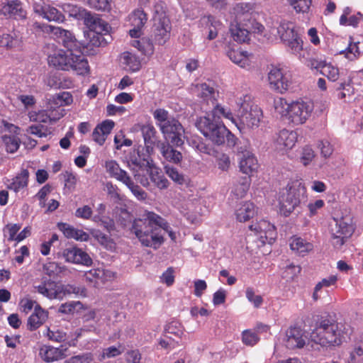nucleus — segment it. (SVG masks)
<instances>
[{
    "label": "nucleus",
    "instance_id": "1",
    "mask_svg": "<svg viewBox=\"0 0 363 363\" xmlns=\"http://www.w3.org/2000/svg\"><path fill=\"white\" fill-rule=\"evenodd\" d=\"M156 226L167 227L164 219L152 211H145L140 218L133 220L130 228L141 244L145 247H152L153 244H161L163 238L155 231Z\"/></svg>",
    "mask_w": 363,
    "mask_h": 363
},
{
    "label": "nucleus",
    "instance_id": "2",
    "mask_svg": "<svg viewBox=\"0 0 363 363\" xmlns=\"http://www.w3.org/2000/svg\"><path fill=\"white\" fill-rule=\"evenodd\" d=\"M345 326L336 321L322 318L310 334V341L321 347L340 345L345 339Z\"/></svg>",
    "mask_w": 363,
    "mask_h": 363
},
{
    "label": "nucleus",
    "instance_id": "3",
    "mask_svg": "<svg viewBox=\"0 0 363 363\" xmlns=\"http://www.w3.org/2000/svg\"><path fill=\"white\" fill-rule=\"evenodd\" d=\"M274 106L277 113L294 125L305 123L314 109L312 101L298 100L288 103L281 97L274 99Z\"/></svg>",
    "mask_w": 363,
    "mask_h": 363
},
{
    "label": "nucleus",
    "instance_id": "4",
    "mask_svg": "<svg viewBox=\"0 0 363 363\" xmlns=\"http://www.w3.org/2000/svg\"><path fill=\"white\" fill-rule=\"evenodd\" d=\"M48 63L57 69L73 70L81 75L86 74L89 71L88 61L82 52L58 50L48 56Z\"/></svg>",
    "mask_w": 363,
    "mask_h": 363
},
{
    "label": "nucleus",
    "instance_id": "5",
    "mask_svg": "<svg viewBox=\"0 0 363 363\" xmlns=\"http://www.w3.org/2000/svg\"><path fill=\"white\" fill-rule=\"evenodd\" d=\"M153 116L156 119L165 140L172 143L177 147H180L184 144V130L178 121L169 118L168 111L158 108L154 111Z\"/></svg>",
    "mask_w": 363,
    "mask_h": 363
},
{
    "label": "nucleus",
    "instance_id": "6",
    "mask_svg": "<svg viewBox=\"0 0 363 363\" xmlns=\"http://www.w3.org/2000/svg\"><path fill=\"white\" fill-rule=\"evenodd\" d=\"M306 199V189L301 182H296L281 189L279 196L280 213L289 216L301 202Z\"/></svg>",
    "mask_w": 363,
    "mask_h": 363
},
{
    "label": "nucleus",
    "instance_id": "7",
    "mask_svg": "<svg viewBox=\"0 0 363 363\" xmlns=\"http://www.w3.org/2000/svg\"><path fill=\"white\" fill-rule=\"evenodd\" d=\"M270 33L276 36L279 35L288 50L299 59L304 58L301 54L303 50V40L296 30L293 23L286 21H281L278 26H274L271 28Z\"/></svg>",
    "mask_w": 363,
    "mask_h": 363
},
{
    "label": "nucleus",
    "instance_id": "8",
    "mask_svg": "<svg viewBox=\"0 0 363 363\" xmlns=\"http://www.w3.org/2000/svg\"><path fill=\"white\" fill-rule=\"evenodd\" d=\"M196 126L206 138L218 145L224 143L225 138L230 134L221 121L215 120L208 114L200 117L196 121Z\"/></svg>",
    "mask_w": 363,
    "mask_h": 363
},
{
    "label": "nucleus",
    "instance_id": "9",
    "mask_svg": "<svg viewBox=\"0 0 363 363\" xmlns=\"http://www.w3.org/2000/svg\"><path fill=\"white\" fill-rule=\"evenodd\" d=\"M335 225L331 227V235L333 245L335 247H340L350 238L353 232L354 228L351 225V219L348 216L340 218H333Z\"/></svg>",
    "mask_w": 363,
    "mask_h": 363
},
{
    "label": "nucleus",
    "instance_id": "10",
    "mask_svg": "<svg viewBox=\"0 0 363 363\" xmlns=\"http://www.w3.org/2000/svg\"><path fill=\"white\" fill-rule=\"evenodd\" d=\"M149 150L144 147H138L137 149H134L128 155V165L130 170L133 169H146L149 172V169L154 167L153 161L149 153Z\"/></svg>",
    "mask_w": 363,
    "mask_h": 363
},
{
    "label": "nucleus",
    "instance_id": "11",
    "mask_svg": "<svg viewBox=\"0 0 363 363\" xmlns=\"http://www.w3.org/2000/svg\"><path fill=\"white\" fill-rule=\"evenodd\" d=\"M262 116L261 110L255 106L250 108L248 111L238 113L237 121L235 126L240 131L245 129H253L259 126L260 118Z\"/></svg>",
    "mask_w": 363,
    "mask_h": 363
},
{
    "label": "nucleus",
    "instance_id": "12",
    "mask_svg": "<svg viewBox=\"0 0 363 363\" xmlns=\"http://www.w3.org/2000/svg\"><path fill=\"white\" fill-rule=\"evenodd\" d=\"M46 30L50 31L67 50L82 52L79 43L70 31L52 26H48Z\"/></svg>",
    "mask_w": 363,
    "mask_h": 363
},
{
    "label": "nucleus",
    "instance_id": "13",
    "mask_svg": "<svg viewBox=\"0 0 363 363\" xmlns=\"http://www.w3.org/2000/svg\"><path fill=\"white\" fill-rule=\"evenodd\" d=\"M250 229L255 232L257 240L262 245L272 244L277 236L276 229L274 225L269 221L262 220L250 225Z\"/></svg>",
    "mask_w": 363,
    "mask_h": 363
},
{
    "label": "nucleus",
    "instance_id": "14",
    "mask_svg": "<svg viewBox=\"0 0 363 363\" xmlns=\"http://www.w3.org/2000/svg\"><path fill=\"white\" fill-rule=\"evenodd\" d=\"M239 162L238 167L240 171L249 178L257 172L259 164L254 154L249 150L242 147L238 149Z\"/></svg>",
    "mask_w": 363,
    "mask_h": 363
},
{
    "label": "nucleus",
    "instance_id": "15",
    "mask_svg": "<svg viewBox=\"0 0 363 363\" xmlns=\"http://www.w3.org/2000/svg\"><path fill=\"white\" fill-rule=\"evenodd\" d=\"M225 52L228 58L242 68L249 69L255 62V57L252 54L238 46H228Z\"/></svg>",
    "mask_w": 363,
    "mask_h": 363
},
{
    "label": "nucleus",
    "instance_id": "16",
    "mask_svg": "<svg viewBox=\"0 0 363 363\" xmlns=\"http://www.w3.org/2000/svg\"><path fill=\"white\" fill-rule=\"evenodd\" d=\"M5 131L1 136V142L8 152H15L20 146L19 128L11 124L4 123Z\"/></svg>",
    "mask_w": 363,
    "mask_h": 363
},
{
    "label": "nucleus",
    "instance_id": "17",
    "mask_svg": "<svg viewBox=\"0 0 363 363\" xmlns=\"http://www.w3.org/2000/svg\"><path fill=\"white\" fill-rule=\"evenodd\" d=\"M171 30L170 21L168 18L160 17L155 19L153 25V40L155 43L163 45L169 38Z\"/></svg>",
    "mask_w": 363,
    "mask_h": 363
},
{
    "label": "nucleus",
    "instance_id": "18",
    "mask_svg": "<svg viewBox=\"0 0 363 363\" xmlns=\"http://www.w3.org/2000/svg\"><path fill=\"white\" fill-rule=\"evenodd\" d=\"M303 330L297 326H291L285 332L284 342L291 350L302 348L306 344Z\"/></svg>",
    "mask_w": 363,
    "mask_h": 363
},
{
    "label": "nucleus",
    "instance_id": "19",
    "mask_svg": "<svg viewBox=\"0 0 363 363\" xmlns=\"http://www.w3.org/2000/svg\"><path fill=\"white\" fill-rule=\"evenodd\" d=\"M86 281L91 286L99 288L113 277V273L103 269H92L84 274Z\"/></svg>",
    "mask_w": 363,
    "mask_h": 363
},
{
    "label": "nucleus",
    "instance_id": "20",
    "mask_svg": "<svg viewBox=\"0 0 363 363\" xmlns=\"http://www.w3.org/2000/svg\"><path fill=\"white\" fill-rule=\"evenodd\" d=\"M62 255L65 260L70 263L87 267L92 264L90 256L85 251L77 247L66 248L64 250Z\"/></svg>",
    "mask_w": 363,
    "mask_h": 363
},
{
    "label": "nucleus",
    "instance_id": "21",
    "mask_svg": "<svg viewBox=\"0 0 363 363\" xmlns=\"http://www.w3.org/2000/svg\"><path fill=\"white\" fill-rule=\"evenodd\" d=\"M298 140V133L294 130L283 129L280 130L274 140L275 148L279 151L291 149Z\"/></svg>",
    "mask_w": 363,
    "mask_h": 363
},
{
    "label": "nucleus",
    "instance_id": "22",
    "mask_svg": "<svg viewBox=\"0 0 363 363\" xmlns=\"http://www.w3.org/2000/svg\"><path fill=\"white\" fill-rule=\"evenodd\" d=\"M268 80L271 89L283 93L286 91L289 86V80L284 75L281 69L273 67L268 74Z\"/></svg>",
    "mask_w": 363,
    "mask_h": 363
},
{
    "label": "nucleus",
    "instance_id": "23",
    "mask_svg": "<svg viewBox=\"0 0 363 363\" xmlns=\"http://www.w3.org/2000/svg\"><path fill=\"white\" fill-rule=\"evenodd\" d=\"M84 23L89 28V32L93 33L94 35H106L111 30V26L104 20L90 12Z\"/></svg>",
    "mask_w": 363,
    "mask_h": 363
},
{
    "label": "nucleus",
    "instance_id": "24",
    "mask_svg": "<svg viewBox=\"0 0 363 363\" xmlns=\"http://www.w3.org/2000/svg\"><path fill=\"white\" fill-rule=\"evenodd\" d=\"M33 287L35 291L50 300H61L60 284L53 281L46 280Z\"/></svg>",
    "mask_w": 363,
    "mask_h": 363
},
{
    "label": "nucleus",
    "instance_id": "25",
    "mask_svg": "<svg viewBox=\"0 0 363 363\" xmlns=\"http://www.w3.org/2000/svg\"><path fill=\"white\" fill-rule=\"evenodd\" d=\"M43 335L52 342H65L69 346H74L73 339L69 340L71 333H68L67 328L52 327L47 328Z\"/></svg>",
    "mask_w": 363,
    "mask_h": 363
},
{
    "label": "nucleus",
    "instance_id": "26",
    "mask_svg": "<svg viewBox=\"0 0 363 363\" xmlns=\"http://www.w3.org/2000/svg\"><path fill=\"white\" fill-rule=\"evenodd\" d=\"M67 348L55 347L51 345H43L40 348L39 355L46 362H52L65 357Z\"/></svg>",
    "mask_w": 363,
    "mask_h": 363
},
{
    "label": "nucleus",
    "instance_id": "27",
    "mask_svg": "<svg viewBox=\"0 0 363 363\" xmlns=\"http://www.w3.org/2000/svg\"><path fill=\"white\" fill-rule=\"evenodd\" d=\"M33 9L35 13H38L49 21L62 22L64 21V16L62 13L48 4H44L40 5L35 3L33 5Z\"/></svg>",
    "mask_w": 363,
    "mask_h": 363
},
{
    "label": "nucleus",
    "instance_id": "28",
    "mask_svg": "<svg viewBox=\"0 0 363 363\" xmlns=\"http://www.w3.org/2000/svg\"><path fill=\"white\" fill-rule=\"evenodd\" d=\"M172 143L168 142H160L158 143L157 147L160 151L161 155L165 160L169 162L178 164L182 160V153L174 149Z\"/></svg>",
    "mask_w": 363,
    "mask_h": 363
},
{
    "label": "nucleus",
    "instance_id": "29",
    "mask_svg": "<svg viewBox=\"0 0 363 363\" xmlns=\"http://www.w3.org/2000/svg\"><path fill=\"white\" fill-rule=\"evenodd\" d=\"M199 25L206 31L208 40H211L217 37L220 23L215 17L211 15L203 16L199 20Z\"/></svg>",
    "mask_w": 363,
    "mask_h": 363
},
{
    "label": "nucleus",
    "instance_id": "30",
    "mask_svg": "<svg viewBox=\"0 0 363 363\" xmlns=\"http://www.w3.org/2000/svg\"><path fill=\"white\" fill-rule=\"evenodd\" d=\"M104 167L109 177L124 184L130 177L126 171L120 167L119 164L113 160L105 162Z\"/></svg>",
    "mask_w": 363,
    "mask_h": 363
},
{
    "label": "nucleus",
    "instance_id": "31",
    "mask_svg": "<svg viewBox=\"0 0 363 363\" xmlns=\"http://www.w3.org/2000/svg\"><path fill=\"white\" fill-rule=\"evenodd\" d=\"M113 127L114 122L112 121L107 120L104 121L94 128L92 133L93 140L99 145H102Z\"/></svg>",
    "mask_w": 363,
    "mask_h": 363
},
{
    "label": "nucleus",
    "instance_id": "32",
    "mask_svg": "<svg viewBox=\"0 0 363 363\" xmlns=\"http://www.w3.org/2000/svg\"><path fill=\"white\" fill-rule=\"evenodd\" d=\"M235 213L238 221L246 222L255 215V205L250 201L240 202L238 204Z\"/></svg>",
    "mask_w": 363,
    "mask_h": 363
},
{
    "label": "nucleus",
    "instance_id": "33",
    "mask_svg": "<svg viewBox=\"0 0 363 363\" xmlns=\"http://www.w3.org/2000/svg\"><path fill=\"white\" fill-rule=\"evenodd\" d=\"M191 91L203 100H215L218 96V91L211 83H201L192 86Z\"/></svg>",
    "mask_w": 363,
    "mask_h": 363
},
{
    "label": "nucleus",
    "instance_id": "34",
    "mask_svg": "<svg viewBox=\"0 0 363 363\" xmlns=\"http://www.w3.org/2000/svg\"><path fill=\"white\" fill-rule=\"evenodd\" d=\"M1 12L6 16L13 17L16 19H23L26 17V11L23 9L21 4L18 1H11L4 5Z\"/></svg>",
    "mask_w": 363,
    "mask_h": 363
},
{
    "label": "nucleus",
    "instance_id": "35",
    "mask_svg": "<svg viewBox=\"0 0 363 363\" xmlns=\"http://www.w3.org/2000/svg\"><path fill=\"white\" fill-rule=\"evenodd\" d=\"M48 313L40 306L35 307L33 313L29 316L27 327L29 330H35L40 327L48 319Z\"/></svg>",
    "mask_w": 363,
    "mask_h": 363
},
{
    "label": "nucleus",
    "instance_id": "36",
    "mask_svg": "<svg viewBox=\"0 0 363 363\" xmlns=\"http://www.w3.org/2000/svg\"><path fill=\"white\" fill-rule=\"evenodd\" d=\"M23 40V35L18 30H13L11 33L3 34L0 36V47L12 49L20 47Z\"/></svg>",
    "mask_w": 363,
    "mask_h": 363
},
{
    "label": "nucleus",
    "instance_id": "37",
    "mask_svg": "<svg viewBox=\"0 0 363 363\" xmlns=\"http://www.w3.org/2000/svg\"><path fill=\"white\" fill-rule=\"evenodd\" d=\"M58 228L67 238L74 239L77 241H87L89 238V234L86 232L75 228L69 224L59 223Z\"/></svg>",
    "mask_w": 363,
    "mask_h": 363
},
{
    "label": "nucleus",
    "instance_id": "38",
    "mask_svg": "<svg viewBox=\"0 0 363 363\" xmlns=\"http://www.w3.org/2000/svg\"><path fill=\"white\" fill-rule=\"evenodd\" d=\"M254 10V6L251 3L242 2L237 4L233 7V13L235 16V22L250 21L252 13Z\"/></svg>",
    "mask_w": 363,
    "mask_h": 363
},
{
    "label": "nucleus",
    "instance_id": "39",
    "mask_svg": "<svg viewBox=\"0 0 363 363\" xmlns=\"http://www.w3.org/2000/svg\"><path fill=\"white\" fill-rule=\"evenodd\" d=\"M230 32L233 40L238 43H245L249 39V27L246 23L244 26L238 22L231 23Z\"/></svg>",
    "mask_w": 363,
    "mask_h": 363
},
{
    "label": "nucleus",
    "instance_id": "40",
    "mask_svg": "<svg viewBox=\"0 0 363 363\" xmlns=\"http://www.w3.org/2000/svg\"><path fill=\"white\" fill-rule=\"evenodd\" d=\"M208 114L218 121H220V120L222 118L228 120L234 125L237 121V116H234L230 109L221 104H217L212 111Z\"/></svg>",
    "mask_w": 363,
    "mask_h": 363
},
{
    "label": "nucleus",
    "instance_id": "41",
    "mask_svg": "<svg viewBox=\"0 0 363 363\" xmlns=\"http://www.w3.org/2000/svg\"><path fill=\"white\" fill-rule=\"evenodd\" d=\"M29 172L27 169H22L11 182L8 184V188L15 192H18L21 190L27 187L28 184Z\"/></svg>",
    "mask_w": 363,
    "mask_h": 363
},
{
    "label": "nucleus",
    "instance_id": "42",
    "mask_svg": "<svg viewBox=\"0 0 363 363\" xmlns=\"http://www.w3.org/2000/svg\"><path fill=\"white\" fill-rule=\"evenodd\" d=\"M289 245L292 251L302 255L312 250L313 247L312 243L296 236H294L290 239Z\"/></svg>",
    "mask_w": 363,
    "mask_h": 363
},
{
    "label": "nucleus",
    "instance_id": "43",
    "mask_svg": "<svg viewBox=\"0 0 363 363\" xmlns=\"http://www.w3.org/2000/svg\"><path fill=\"white\" fill-rule=\"evenodd\" d=\"M251 184V179L247 177H242L239 179L237 183L234 184L231 194L236 199L243 198L248 191Z\"/></svg>",
    "mask_w": 363,
    "mask_h": 363
},
{
    "label": "nucleus",
    "instance_id": "44",
    "mask_svg": "<svg viewBox=\"0 0 363 363\" xmlns=\"http://www.w3.org/2000/svg\"><path fill=\"white\" fill-rule=\"evenodd\" d=\"M337 277L336 275H330L326 278L323 279L321 281L318 282L315 286L314 291L313 293V299L317 301L320 297V293L323 288H328L331 286L336 284Z\"/></svg>",
    "mask_w": 363,
    "mask_h": 363
},
{
    "label": "nucleus",
    "instance_id": "45",
    "mask_svg": "<svg viewBox=\"0 0 363 363\" xmlns=\"http://www.w3.org/2000/svg\"><path fill=\"white\" fill-rule=\"evenodd\" d=\"M183 333V328L178 322L172 321L166 326L165 337L172 341H179Z\"/></svg>",
    "mask_w": 363,
    "mask_h": 363
},
{
    "label": "nucleus",
    "instance_id": "46",
    "mask_svg": "<svg viewBox=\"0 0 363 363\" xmlns=\"http://www.w3.org/2000/svg\"><path fill=\"white\" fill-rule=\"evenodd\" d=\"M121 62L126 69L132 72L138 71L140 67V61L138 57L130 52L122 54Z\"/></svg>",
    "mask_w": 363,
    "mask_h": 363
},
{
    "label": "nucleus",
    "instance_id": "47",
    "mask_svg": "<svg viewBox=\"0 0 363 363\" xmlns=\"http://www.w3.org/2000/svg\"><path fill=\"white\" fill-rule=\"evenodd\" d=\"M63 10L65 13H67L69 16L77 20H83L84 22L89 13V12L84 9L70 4H65L63 6Z\"/></svg>",
    "mask_w": 363,
    "mask_h": 363
},
{
    "label": "nucleus",
    "instance_id": "48",
    "mask_svg": "<svg viewBox=\"0 0 363 363\" xmlns=\"http://www.w3.org/2000/svg\"><path fill=\"white\" fill-rule=\"evenodd\" d=\"M141 132L145 147L152 150V145L155 143L154 138L157 133L155 127L150 123L145 124L141 127Z\"/></svg>",
    "mask_w": 363,
    "mask_h": 363
},
{
    "label": "nucleus",
    "instance_id": "49",
    "mask_svg": "<svg viewBox=\"0 0 363 363\" xmlns=\"http://www.w3.org/2000/svg\"><path fill=\"white\" fill-rule=\"evenodd\" d=\"M60 290L61 291V300L69 294H75L78 296L85 297L86 296V290L84 287L77 286L74 285L67 284L61 285L60 284Z\"/></svg>",
    "mask_w": 363,
    "mask_h": 363
},
{
    "label": "nucleus",
    "instance_id": "50",
    "mask_svg": "<svg viewBox=\"0 0 363 363\" xmlns=\"http://www.w3.org/2000/svg\"><path fill=\"white\" fill-rule=\"evenodd\" d=\"M251 97L247 94H238L236 96H233V98H230V103L232 104L235 103L237 108H238V113L244 112L248 109L250 106Z\"/></svg>",
    "mask_w": 363,
    "mask_h": 363
},
{
    "label": "nucleus",
    "instance_id": "51",
    "mask_svg": "<svg viewBox=\"0 0 363 363\" xmlns=\"http://www.w3.org/2000/svg\"><path fill=\"white\" fill-rule=\"evenodd\" d=\"M125 350V347L119 344L118 346H111L104 348L99 355V359L102 361L106 358H113L121 354Z\"/></svg>",
    "mask_w": 363,
    "mask_h": 363
},
{
    "label": "nucleus",
    "instance_id": "52",
    "mask_svg": "<svg viewBox=\"0 0 363 363\" xmlns=\"http://www.w3.org/2000/svg\"><path fill=\"white\" fill-rule=\"evenodd\" d=\"M149 173L151 181L160 189H165L169 186V182L167 179L157 171H154L153 167L150 169Z\"/></svg>",
    "mask_w": 363,
    "mask_h": 363
},
{
    "label": "nucleus",
    "instance_id": "53",
    "mask_svg": "<svg viewBox=\"0 0 363 363\" xmlns=\"http://www.w3.org/2000/svg\"><path fill=\"white\" fill-rule=\"evenodd\" d=\"M320 74L326 77L331 82H336L340 77L338 67L328 62H326L323 69H321Z\"/></svg>",
    "mask_w": 363,
    "mask_h": 363
},
{
    "label": "nucleus",
    "instance_id": "54",
    "mask_svg": "<svg viewBox=\"0 0 363 363\" xmlns=\"http://www.w3.org/2000/svg\"><path fill=\"white\" fill-rule=\"evenodd\" d=\"M124 184L130 189L134 196L139 201H145L147 198V193L138 185L135 184L130 177L125 181Z\"/></svg>",
    "mask_w": 363,
    "mask_h": 363
},
{
    "label": "nucleus",
    "instance_id": "55",
    "mask_svg": "<svg viewBox=\"0 0 363 363\" xmlns=\"http://www.w3.org/2000/svg\"><path fill=\"white\" fill-rule=\"evenodd\" d=\"M165 174L175 183L178 184H184L186 182L184 175L174 167L165 165L164 167Z\"/></svg>",
    "mask_w": 363,
    "mask_h": 363
},
{
    "label": "nucleus",
    "instance_id": "56",
    "mask_svg": "<svg viewBox=\"0 0 363 363\" xmlns=\"http://www.w3.org/2000/svg\"><path fill=\"white\" fill-rule=\"evenodd\" d=\"M312 0H289V4L296 11V13H308Z\"/></svg>",
    "mask_w": 363,
    "mask_h": 363
},
{
    "label": "nucleus",
    "instance_id": "57",
    "mask_svg": "<svg viewBox=\"0 0 363 363\" xmlns=\"http://www.w3.org/2000/svg\"><path fill=\"white\" fill-rule=\"evenodd\" d=\"M147 18L143 10H135L131 15L130 21L133 27L143 28L147 22Z\"/></svg>",
    "mask_w": 363,
    "mask_h": 363
},
{
    "label": "nucleus",
    "instance_id": "58",
    "mask_svg": "<svg viewBox=\"0 0 363 363\" xmlns=\"http://www.w3.org/2000/svg\"><path fill=\"white\" fill-rule=\"evenodd\" d=\"M245 296L247 299L253 304L255 308H258L262 306L263 303L262 297L260 295L256 294L252 288H247Z\"/></svg>",
    "mask_w": 363,
    "mask_h": 363
},
{
    "label": "nucleus",
    "instance_id": "59",
    "mask_svg": "<svg viewBox=\"0 0 363 363\" xmlns=\"http://www.w3.org/2000/svg\"><path fill=\"white\" fill-rule=\"evenodd\" d=\"M259 340L257 334L251 330H247L242 332V341L247 346H253L256 345Z\"/></svg>",
    "mask_w": 363,
    "mask_h": 363
},
{
    "label": "nucleus",
    "instance_id": "60",
    "mask_svg": "<svg viewBox=\"0 0 363 363\" xmlns=\"http://www.w3.org/2000/svg\"><path fill=\"white\" fill-rule=\"evenodd\" d=\"M362 356H363V336L362 335L357 337V339L354 342L353 350L350 353L351 360L354 362V361H356L357 357H360Z\"/></svg>",
    "mask_w": 363,
    "mask_h": 363
},
{
    "label": "nucleus",
    "instance_id": "61",
    "mask_svg": "<svg viewBox=\"0 0 363 363\" xmlns=\"http://www.w3.org/2000/svg\"><path fill=\"white\" fill-rule=\"evenodd\" d=\"M340 54L344 55L345 57L350 61L354 60L359 55L358 46L356 43H350L345 50L340 52Z\"/></svg>",
    "mask_w": 363,
    "mask_h": 363
},
{
    "label": "nucleus",
    "instance_id": "62",
    "mask_svg": "<svg viewBox=\"0 0 363 363\" xmlns=\"http://www.w3.org/2000/svg\"><path fill=\"white\" fill-rule=\"evenodd\" d=\"M53 101L56 105H58L59 107H60L71 104L73 101V98L70 93L62 92L61 94H58L56 97H53Z\"/></svg>",
    "mask_w": 363,
    "mask_h": 363
},
{
    "label": "nucleus",
    "instance_id": "63",
    "mask_svg": "<svg viewBox=\"0 0 363 363\" xmlns=\"http://www.w3.org/2000/svg\"><path fill=\"white\" fill-rule=\"evenodd\" d=\"M301 268L299 266L290 264L287 266L283 272V277L287 281L293 280L300 273Z\"/></svg>",
    "mask_w": 363,
    "mask_h": 363
},
{
    "label": "nucleus",
    "instance_id": "64",
    "mask_svg": "<svg viewBox=\"0 0 363 363\" xmlns=\"http://www.w3.org/2000/svg\"><path fill=\"white\" fill-rule=\"evenodd\" d=\"M160 281L167 286H172L174 282V270L172 267H169L162 273L160 277Z\"/></svg>",
    "mask_w": 363,
    "mask_h": 363
}]
</instances>
